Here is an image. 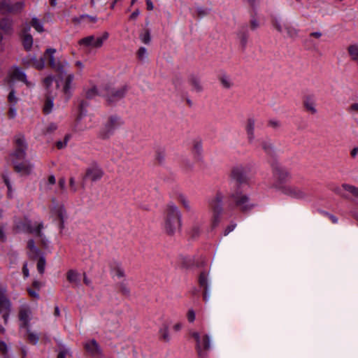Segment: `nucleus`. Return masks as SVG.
<instances>
[{"instance_id": "61", "label": "nucleus", "mask_w": 358, "mask_h": 358, "mask_svg": "<svg viewBox=\"0 0 358 358\" xmlns=\"http://www.w3.org/2000/svg\"><path fill=\"white\" fill-rule=\"evenodd\" d=\"M120 289L124 294H129V289L125 285H121Z\"/></svg>"}, {"instance_id": "49", "label": "nucleus", "mask_w": 358, "mask_h": 358, "mask_svg": "<svg viewBox=\"0 0 358 358\" xmlns=\"http://www.w3.org/2000/svg\"><path fill=\"white\" fill-rule=\"evenodd\" d=\"M81 52L87 55L94 54L95 52V46H82Z\"/></svg>"}, {"instance_id": "59", "label": "nucleus", "mask_w": 358, "mask_h": 358, "mask_svg": "<svg viewBox=\"0 0 358 358\" xmlns=\"http://www.w3.org/2000/svg\"><path fill=\"white\" fill-rule=\"evenodd\" d=\"M268 125L273 129H277L280 126V123L279 121L276 120H271L268 122Z\"/></svg>"}, {"instance_id": "32", "label": "nucleus", "mask_w": 358, "mask_h": 358, "mask_svg": "<svg viewBox=\"0 0 358 358\" xmlns=\"http://www.w3.org/2000/svg\"><path fill=\"white\" fill-rule=\"evenodd\" d=\"M159 334L161 338L165 342H169L171 340L169 333V327L167 324H163L159 329Z\"/></svg>"}, {"instance_id": "21", "label": "nucleus", "mask_w": 358, "mask_h": 358, "mask_svg": "<svg viewBox=\"0 0 358 358\" xmlns=\"http://www.w3.org/2000/svg\"><path fill=\"white\" fill-rule=\"evenodd\" d=\"M247 170L246 169L241 166L238 165L233 168L232 169V176L238 182H243L245 181L247 176Z\"/></svg>"}, {"instance_id": "39", "label": "nucleus", "mask_w": 358, "mask_h": 358, "mask_svg": "<svg viewBox=\"0 0 358 358\" xmlns=\"http://www.w3.org/2000/svg\"><path fill=\"white\" fill-rule=\"evenodd\" d=\"M31 25L38 32L43 31V27L39 20L36 17H33L31 21Z\"/></svg>"}, {"instance_id": "37", "label": "nucleus", "mask_w": 358, "mask_h": 358, "mask_svg": "<svg viewBox=\"0 0 358 358\" xmlns=\"http://www.w3.org/2000/svg\"><path fill=\"white\" fill-rule=\"evenodd\" d=\"M348 50L352 59L358 61V46H348Z\"/></svg>"}, {"instance_id": "1", "label": "nucleus", "mask_w": 358, "mask_h": 358, "mask_svg": "<svg viewBox=\"0 0 358 358\" xmlns=\"http://www.w3.org/2000/svg\"><path fill=\"white\" fill-rule=\"evenodd\" d=\"M15 150L10 155L11 162L15 171L21 176L30 174L32 171V165L27 161H24L26 157L27 143L22 134H17L14 136Z\"/></svg>"}, {"instance_id": "6", "label": "nucleus", "mask_w": 358, "mask_h": 358, "mask_svg": "<svg viewBox=\"0 0 358 358\" xmlns=\"http://www.w3.org/2000/svg\"><path fill=\"white\" fill-rule=\"evenodd\" d=\"M52 204L50 209V219L55 222L59 229L62 230L64 227V221L67 218V214L62 203H58L55 199H52Z\"/></svg>"}, {"instance_id": "64", "label": "nucleus", "mask_w": 358, "mask_h": 358, "mask_svg": "<svg viewBox=\"0 0 358 358\" xmlns=\"http://www.w3.org/2000/svg\"><path fill=\"white\" fill-rule=\"evenodd\" d=\"M147 9L148 10H152L154 9V5L151 0H145Z\"/></svg>"}, {"instance_id": "55", "label": "nucleus", "mask_w": 358, "mask_h": 358, "mask_svg": "<svg viewBox=\"0 0 358 358\" xmlns=\"http://www.w3.org/2000/svg\"><path fill=\"white\" fill-rule=\"evenodd\" d=\"M259 27V23L258 20L256 18L252 17L250 20V29L252 30H255V29H257Z\"/></svg>"}, {"instance_id": "62", "label": "nucleus", "mask_w": 358, "mask_h": 358, "mask_svg": "<svg viewBox=\"0 0 358 358\" xmlns=\"http://www.w3.org/2000/svg\"><path fill=\"white\" fill-rule=\"evenodd\" d=\"M0 350L4 354L7 352L6 344L3 341H0Z\"/></svg>"}, {"instance_id": "46", "label": "nucleus", "mask_w": 358, "mask_h": 358, "mask_svg": "<svg viewBox=\"0 0 358 358\" xmlns=\"http://www.w3.org/2000/svg\"><path fill=\"white\" fill-rule=\"evenodd\" d=\"M70 138V136L69 134H66L64 137V141H58L56 142V146L58 149H63L64 148L66 145H67V143L69 141Z\"/></svg>"}, {"instance_id": "15", "label": "nucleus", "mask_w": 358, "mask_h": 358, "mask_svg": "<svg viewBox=\"0 0 358 358\" xmlns=\"http://www.w3.org/2000/svg\"><path fill=\"white\" fill-rule=\"evenodd\" d=\"M108 33L103 32L96 36H88L79 41V45H102L107 42Z\"/></svg>"}, {"instance_id": "7", "label": "nucleus", "mask_w": 358, "mask_h": 358, "mask_svg": "<svg viewBox=\"0 0 358 358\" xmlns=\"http://www.w3.org/2000/svg\"><path fill=\"white\" fill-rule=\"evenodd\" d=\"M89 106V102L85 100H80L78 104V115L76 121V127L80 131H83L94 126L92 123V117H89V121L91 124H83L82 122L83 117L87 114V108Z\"/></svg>"}, {"instance_id": "36", "label": "nucleus", "mask_w": 358, "mask_h": 358, "mask_svg": "<svg viewBox=\"0 0 358 358\" xmlns=\"http://www.w3.org/2000/svg\"><path fill=\"white\" fill-rule=\"evenodd\" d=\"M342 187L345 190L350 192L355 197L358 198V187H356L348 184H343Z\"/></svg>"}, {"instance_id": "28", "label": "nucleus", "mask_w": 358, "mask_h": 358, "mask_svg": "<svg viewBox=\"0 0 358 358\" xmlns=\"http://www.w3.org/2000/svg\"><path fill=\"white\" fill-rule=\"evenodd\" d=\"M261 145L264 152L270 156H272L275 152V149L273 144L268 140H263L261 142Z\"/></svg>"}, {"instance_id": "25", "label": "nucleus", "mask_w": 358, "mask_h": 358, "mask_svg": "<svg viewBox=\"0 0 358 358\" xmlns=\"http://www.w3.org/2000/svg\"><path fill=\"white\" fill-rule=\"evenodd\" d=\"M255 120L253 118H248L245 125V130L248 135V138L250 143L255 140Z\"/></svg>"}, {"instance_id": "23", "label": "nucleus", "mask_w": 358, "mask_h": 358, "mask_svg": "<svg viewBox=\"0 0 358 358\" xmlns=\"http://www.w3.org/2000/svg\"><path fill=\"white\" fill-rule=\"evenodd\" d=\"M188 83L192 87V90L196 92H201L203 90V86L201 83L199 76L194 74H190L188 77Z\"/></svg>"}, {"instance_id": "12", "label": "nucleus", "mask_w": 358, "mask_h": 358, "mask_svg": "<svg viewBox=\"0 0 358 358\" xmlns=\"http://www.w3.org/2000/svg\"><path fill=\"white\" fill-rule=\"evenodd\" d=\"M236 206L243 212L250 210L255 205L250 201V198L242 192H237L232 196Z\"/></svg>"}, {"instance_id": "41", "label": "nucleus", "mask_w": 358, "mask_h": 358, "mask_svg": "<svg viewBox=\"0 0 358 358\" xmlns=\"http://www.w3.org/2000/svg\"><path fill=\"white\" fill-rule=\"evenodd\" d=\"M71 354L70 350L64 345H61L59 348V352L57 355V358H66L67 355Z\"/></svg>"}, {"instance_id": "54", "label": "nucleus", "mask_w": 358, "mask_h": 358, "mask_svg": "<svg viewBox=\"0 0 358 358\" xmlns=\"http://www.w3.org/2000/svg\"><path fill=\"white\" fill-rule=\"evenodd\" d=\"M348 111L351 113H358V103L351 104L349 106Z\"/></svg>"}, {"instance_id": "51", "label": "nucleus", "mask_w": 358, "mask_h": 358, "mask_svg": "<svg viewBox=\"0 0 358 358\" xmlns=\"http://www.w3.org/2000/svg\"><path fill=\"white\" fill-rule=\"evenodd\" d=\"M53 83H55V89H57L58 87H59V84H58L57 80H55L54 78L50 77V76L46 77V81H45V83H46V90H48L49 85L50 84Z\"/></svg>"}, {"instance_id": "38", "label": "nucleus", "mask_w": 358, "mask_h": 358, "mask_svg": "<svg viewBox=\"0 0 358 358\" xmlns=\"http://www.w3.org/2000/svg\"><path fill=\"white\" fill-rule=\"evenodd\" d=\"M137 56L140 60H145L148 57V50L145 47H141L137 52Z\"/></svg>"}, {"instance_id": "11", "label": "nucleus", "mask_w": 358, "mask_h": 358, "mask_svg": "<svg viewBox=\"0 0 358 358\" xmlns=\"http://www.w3.org/2000/svg\"><path fill=\"white\" fill-rule=\"evenodd\" d=\"M5 289L0 287V315H2L4 323L8 322L11 312L12 304L10 301L4 296Z\"/></svg>"}, {"instance_id": "56", "label": "nucleus", "mask_w": 358, "mask_h": 358, "mask_svg": "<svg viewBox=\"0 0 358 358\" xmlns=\"http://www.w3.org/2000/svg\"><path fill=\"white\" fill-rule=\"evenodd\" d=\"M43 266H44L43 258L41 257L37 264V268L40 273H43V271H44Z\"/></svg>"}, {"instance_id": "19", "label": "nucleus", "mask_w": 358, "mask_h": 358, "mask_svg": "<svg viewBox=\"0 0 358 358\" xmlns=\"http://www.w3.org/2000/svg\"><path fill=\"white\" fill-rule=\"evenodd\" d=\"M30 26L28 23H25L22 25L20 38L23 45H32L33 38L29 34Z\"/></svg>"}, {"instance_id": "17", "label": "nucleus", "mask_w": 358, "mask_h": 358, "mask_svg": "<svg viewBox=\"0 0 358 358\" xmlns=\"http://www.w3.org/2000/svg\"><path fill=\"white\" fill-rule=\"evenodd\" d=\"M103 176V170L96 164H93L87 169L85 177L95 182L99 180Z\"/></svg>"}, {"instance_id": "5", "label": "nucleus", "mask_w": 358, "mask_h": 358, "mask_svg": "<svg viewBox=\"0 0 358 358\" xmlns=\"http://www.w3.org/2000/svg\"><path fill=\"white\" fill-rule=\"evenodd\" d=\"M122 124H123V121L119 116H110L99 131V137L101 139L110 138L113 134L115 130Z\"/></svg>"}, {"instance_id": "14", "label": "nucleus", "mask_w": 358, "mask_h": 358, "mask_svg": "<svg viewBox=\"0 0 358 358\" xmlns=\"http://www.w3.org/2000/svg\"><path fill=\"white\" fill-rule=\"evenodd\" d=\"M24 5L23 1L12 3L10 0H1L0 11L2 14L17 13L22 10Z\"/></svg>"}, {"instance_id": "34", "label": "nucleus", "mask_w": 358, "mask_h": 358, "mask_svg": "<svg viewBox=\"0 0 358 358\" xmlns=\"http://www.w3.org/2000/svg\"><path fill=\"white\" fill-rule=\"evenodd\" d=\"M74 76L73 74H69L67 76L65 85L64 86V91L66 94H69L70 92V90L72 87V82L73 80Z\"/></svg>"}, {"instance_id": "33", "label": "nucleus", "mask_w": 358, "mask_h": 358, "mask_svg": "<svg viewBox=\"0 0 358 358\" xmlns=\"http://www.w3.org/2000/svg\"><path fill=\"white\" fill-rule=\"evenodd\" d=\"M67 279L70 282L78 285L80 282V275L76 271L71 270L67 273Z\"/></svg>"}, {"instance_id": "52", "label": "nucleus", "mask_w": 358, "mask_h": 358, "mask_svg": "<svg viewBox=\"0 0 358 358\" xmlns=\"http://www.w3.org/2000/svg\"><path fill=\"white\" fill-rule=\"evenodd\" d=\"M187 320L189 322H193L196 318V314L193 309H189L187 314Z\"/></svg>"}, {"instance_id": "30", "label": "nucleus", "mask_w": 358, "mask_h": 358, "mask_svg": "<svg viewBox=\"0 0 358 358\" xmlns=\"http://www.w3.org/2000/svg\"><path fill=\"white\" fill-rule=\"evenodd\" d=\"M41 283L38 281H34L33 287L31 288H29L27 289L29 294L34 298L38 299L39 298V295L38 291L40 289Z\"/></svg>"}, {"instance_id": "58", "label": "nucleus", "mask_w": 358, "mask_h": 358, "mask_svg": "<svg viewBox=\"0 0 358 358\" xmlns=\"http://www.w3.org/2000/svg\"><path fill=\"white\" fill-rule=\"evenodd\" d=\"M17 111L14 106H12L9 108L8 116L10 118L13 119L16 117Z\"/></svg>"}, {"instance_id": "18", "label": "nucleus", "mask_w": 358, "mask_h": 358, "mask_svg": "<svg viewBox=\"0 0 358 358\" xmlns=\"http://www.w3.org/2000/svg\"><path fill=\"white\" fill-rule=\"evenodd\" d=\"M44 54L41 53L38 57L34 55L23 59L24 63H27L32 65L34 67L38 69H43L45 62L43 60Z\"/></svg>"}, {"instance_id": "47", "label": "nucleus", "mask_w": 358, "mask_h": 358, "mask_svg": "<svg viewBox=\"0 0 358 358\" xmlns=\"http://www.w3.org/2000/svg\"><path fill=\"white\" fill-rule=\"evenodd\" d=\"M66 180L64 178H60L58 181L57 192L62 193L65 189Z\"/></svg>"}, {"instance_id": "48", "label": "nucleus", "mask_w": 358, "mask_h": 358, "mask_svg": "<svg viewBox=\"0 0 358 358\" xmlns=\"http://www.w3.org/2000/svg\"><path fill=\"white\" fill-rule=\"evenodd\" d=\"M193 150L196 154H197L198 155H200L202 152L201 142L199 141H194V145H193Z\"/></svg>"}, {"instance_id": "31", "label": "nucleus", "mask_w": 358, "mask_h": 358, "mask_svg": "<svg viewBox=\"0 0 358 358\" xmlns=\"http://www.w3.org/2000/svg\"><path fill=\"white\" fill-rule=\"evenodd\" d=\"M27 331V337L29 342L31 344H36L38 341L39 336L38 334L36 332L31 331L29 327L27 329H24Z\"/></svg>"}, {"instance_id": "42", "label": "nucleus", "mask_w": 358, "mask_h": 358, "mask_svg": "<svg viewBox=\"0 0 358 358\" xmlns=\"http://www.w3.org/2000/svg\"><path fill=\"white\" fill-rule=\"evenodd\" d=\"M98 95V91L96 87H92L85 92L86 98L88 99L94 98Z\"/></svg>"}, {"instance_id": "50", "label": "nucleus", "mask_w": 358, "mask_h": 358, "mask_svg": "<svg viewBox=\"0 0 358 358\" xmlns=\"http://www.w3.org/2000/svg\"><path fill=\"white\" fill-rule=\"evenodd\" d=\"M199 284L204 289L208 288L207 277H206V274L203 273H201V275L199 276Z\"/></svg>"}, {"instance_id": "10", "label": "nucleus", "mask_w": 358, "mask_h": 358, "mask_svg": "<svg viewBox=\"0 0 358 358\" xmlns=\"http://www.w3.org/2000/svg\"><path fill=\"white\" fill-rule=\"evenodd\" d=\"M127 92V86L123 85L117 87H108L106 88L104 96L110 103H114L122 99Z\"/></svg>"}, {"instance_id": "57", "label": "nucleus", "mask_w": 358, "mask_h": 358, "mask_svg": "<svg viewBox=\"0 0 358 358\" xmlns=\"http://www.w3.org/2000/svg\"><path fill=\"white\" fill-rule=\"evenodd\" d=\"M8 101L10 102V103H13V104H15L17 103V98L15 95V91L14 90H11L10 92L8 94Z\"/></svg>"}, {"instance_id": "29", "label": "nucleus", "mask_w": 358, "mask_h": 358, "mask_svg": "<svg viewBox=\"0 0 358 358\" xmlns=\"http://www.w3.org/2000/svg\"><path fill=\"white\" fill-rule=\"evenodd\" d=\"M28 248L29 249V255L31 259H36L39 256V250L35 246L34 241L29 240L28 241Z\"/></svg>"}, {"instance_id": "27", "label": "nucleus", "mask_w": 358, "mask_h": 358, "mask_svg": "<svg viewBox=\"0 0 358 358\" xmlns=\"http://www.w3.org/2000/svg\"><path fill=\"white\" fill-rule=\"evenodd\" d=\"M303 106L312 114H315L317 113V109L315 108V103L313 97L310 96H307L305 97L303 100Z\"/></svg>"}, {"instance_id": "16", "label": "nucleus", "mask_w": 358, "mask_h": 358, "mask_svg": "<svg viewBox=\"0 0 358 358\" xmlns=\"http://www.w3.org/2000/svg\"><path fill=\"white\" fill-rule=\"evenodd\" d=\"M54 52L53 49L46 50V54L50 55L49 64L57 73L58 76L62 78L64 73V64L63 62L52 55Z\"/></svg>"}, {"instance_id": "20", "label": "nucleus", "mask_w": 358, "mask_h": 358, "mask_svg": "<svg viewBox=\"0 0 358 358\" xmlns=\"http://www.w3.org/2000/svg\"><path fill=\"white\" fill-rule=\"evenodd\" d=\"M10 78L12 80H18L28 85L25 73L18 67L14 66L9 73Z\"/></svg>"}, {"instance_id": "63", "label": "nucleus", "mask_w": 358, "mask_h": 358, "mask_svg": "<svg viewBox=\"0 0 358 358\" xmlns=\"http://www.w3.org/2000/svg\"><path fill=\"white\" fill-rule=\"evenodd\" d=\"M2 177L6 185L7 186V188H10V185H11V184L10 182L8 177L4 173L2 175Z\"/></svg>"}, {"instance_id": "53", "label": "nucleus", "mask_w": 358, "mask_h": 358, "mask_svg": "<svg viewBox=\"0 0 358 358\" xmlns=\"http://www.w3.org/2000/svg\"><path fill=\"white\" fill-rule=\"evenodd\" d=\"M236 227V224L234 222H231L229 225H228L224 231V235L227 236L230 232L234 230Z\"/></svg>"}, {"instance_id": "35", "label": "nucleus", "mask_w": 358, "mask_h": 358, "mask_svg": "<svg viewBox=\"0 0 358 358\" xmlns=\"http://www.w3.org/2000/svg\"><path fill=\"white\" fill-rule=\"evenodd\" d=\"M220 83L223 87L229 89L232 87L233 83L231 82L229 77L227 75H222L220 78Z\"/></svg>"}, {"instance_id": "3", "label": "nucleus", "mask_w": 358, "mask_h": 358, "mask_svg": "<svg viewBox=\"0 0 358 358\" xmlns=\"http://www.w3.org/2000/svg\"><path fill=\"white\" fill-rule=\"evenodd\" d=\"M189 334L195 341V348L199 358H206L211 348L210 336L196 331H191Z\"/></svg>"}, {"instance_id": "9", "label": "nucleus", "mask_w": 358, "mask_h": 358, "mask_svg": "<svg viewBox=\"0 0 358 358\" xmlns=\"http://www.w3.org/2000/svg\"><path fill=\"white\" fill-rule=\"evenodd\" d=\"M17 316L20 322V329H27L29 327V323L33 315L31 309L28 304L23 303L19 307Z\"/></svg>"}, {"instance_id": "13", "label": "nucleus", "mask_w": 358, "mask_h": 358, "mask_svg": "<svg viewBox=\"0 0 358 358\" xmlns=\"http://www.w3.org/2000/svg\"><path fill=\"white\" fill-rule=\"evenodd\" d=\"M17 228L20 231L39 235L43 228V223H33L31 220H25L17 224Z\"/></svg>"}, {"instance_id": "2", "label": "nucleus", "mask_w": 358, "mask_h": 358, "mask_svg": "<svg viewBox=\"0 0 358 358\" xmlns=\"http://www.w3.org/2000/svg\"><path fill=\"white\" fill-rule=\"evenodd\" d=\"M181 227V213L178 208L173 203L167 205L164 217V230L166 234L173 235L178 231Z\"/></svg>"}, {"instance_id": "24", "label": "nucleus", "mask_w": 358, "mask_h": 358, "mask_svg": "<svg viewBox=\"0 0 358 358\" xmlns=\"http://www.w3.org/2000/svg\"><path fill=\"white\" fill-rule=\"evenodd\" d=\"M85 350L92 356H99L101 355L99 345L95 340L87 341L85 344Z\"/></svg>"}, {"instance_id": "45", "label": "nucleus", "mask_w": 358, "mask_h": 358, "mask_svg": "<svg viewBox=\"0 0 358 358\" xmlns=\"http://www.w3.org/2000/svg\"><path fill=\"white\" fill-rule=\"evenodd\" d=\"M141 42L143 43H148L150 41V33L149 30H144V31L140 35Z\"/></svg>"}, {"instance_id": "4", "label": "nucleus", "mask_w": 358, "mask_h": 358, "mask_svg": "<svg viewBox=\"0 0 358 358\" xmlns=\"http://www.w3.org/2000/svg\"><path fill=\"white\" fill-rule=\"evenodd\" d=\"M224 194L217 192L214 198L209 201V206L212 210V226L215 227L218 225L221 220V215L223 212L222 201Z\"/></svg>"}, {"instance_id": "26", "label": "nucleus", "mask_w": 358, "mask_h": 358, "mask_svg": "<svg viewBox=\"0 0 358 358\" xmlns=\"http://www.w3.org/2000/svg\"><path fill=\"white\" fill-rule=\"evenodd\" d=\"M273 176L280 182H283L289 178V173L283 168L276 166L273 169Z\"/></svg>"}, {"instance_id": "60", "label": "nucleus", "mask_w": 358, "mask_h": 358, "mask_svg": "<svg viewBox=\"0 0 358 358\" xmlns=\"http://www.w3.org/2000/svg\"><path fill=\"white\" fill-rule=\"evenodd\" d=\"M55 182H56V178H55V176L52 175V174L48 176V185H55Z\"/></svg>"}, {"instance_id": "44", "label": "nucleus", "mask_w": 358, "mask_h": 358, "mask_svg": "<svg viewBox=\"0 0 358 358\" xmlns=\"http://www.w3.org/2000/svg\"><path fill=\"white\" fill-rule=\"evenodd\" d=\"M53 101H54L53 96L46 97V109H45L46 114H48L52 112L53 106H54Z\"/></svg>"}, {"instance_id": "8", "label": "nucleus", "mask_w": 358, "mask_h": 358, "mask_svg": "<svg viewBox=\"0 0 358 358\" xmlns=\"http://www.w3.org/2000/svg\"><path fill=\"white\" fill-rule=\"evenodd\" d=\"M279 189L285 195L296 199H307L310 197L308 191L294 185L282 186Z\"/></svg>"}, {"instance_id": "40", "label": "nucleus", "mask_w": 358, "mask_h": 358, "mask_svg": "<svg viewBox=\"0 0 358 358\" xmlns=\"http://www.w3.org/2000/svg\"><path fill=\"white\" fill-rule=\"evenodd\" d=\"M113 271L118 278H123L124 276V270L119 263L115 264V267L113 268Z\"/></svg>"}, {"instance_id": "43", "label": "nucleus", "mask_w": 358, "mask_h": 358, "mask_svg": "<svg viewBox=\"0 0 358 358\" xmlns=\"http://www.w3.org/2000/svg\"><path fill=\"white\" fill-rule=\"evenodd\" d=\"M178 200L186 210L189 211L191 210L189 202L184 195H180L178 196Z\"/></svg>"}, {"instance_id": "22", "label": "nucleus", "mask_w": 358, "mask_h": 358, "mask_svg": "<svg viewBox=\"0 0 358 358\" xmlns=\"http://www.w3.org/2000/svg\"><path fill=\"white\" fill-rule=\"evenodd\" d=\"M13 22L9 17H4L0 20V29L3 31L5 34L11 35L13 32Z\"/></svg>"}]
</instances>
